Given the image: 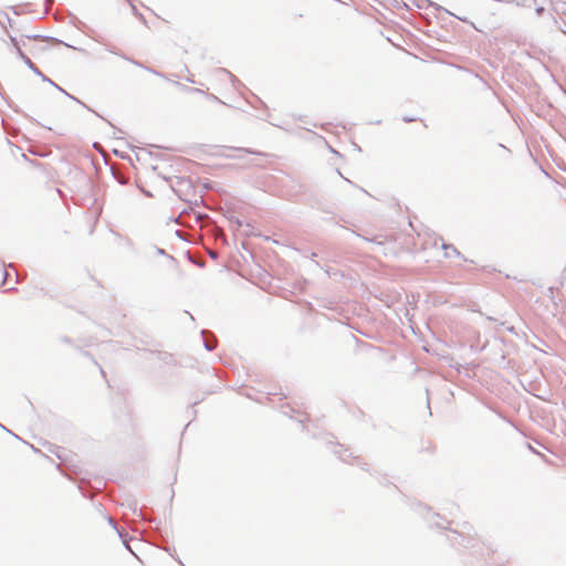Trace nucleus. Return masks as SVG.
Masks as SVG:
<instances>
[{"label": "nucleus", "mask_w": 566, "mask_h": 566, "mask_svg": "<svg viewBox=\"0 0 566 566\" xmlns=\"http://www.w3.org/2000/svg\"><path fill=\"white\" fill-rule=\"evenodd\" d=\"M107 522L112 526V528L116 532L118 537L122 539L126 549L129 551L138 560H142V558L138 555L139 539H137L135 537H128V534L123 528H118V526L113 517L108 516Z\"/></svg>", "instance_id": "1"}, {"label": "nucleus", "mask_w": 566, "mask_h": 566, "mask_svg": "<svg viewBox=\"0 0 566 566\" xmlns=\"http://www.w3.org/2000/svg\"><path fill=\"white\" fill-rule=\"evenodd\" d=\"M42 81L44 82H48L50 83L51 85H53L56 90H59L60 92L64 93L66 96H69L70 98L76 101L77 103L82 104L85 108H87L88 111H92L87 105H85L83 102H81L80 99H77L76 97L72 96L71 94H69L66 91H64L61 86H59L57 84H55L52 80H50L49 77H46L43 73L42 75H39Z\"/></svg>", "instance_id": "2"}, {"label": "nucleus", "mask_w": 566, "mask_h": 566, "mask_svg": "<svg viewBox=\"0 0 566 566\" xmlns=\"http://www.w3.org/2000/svg\"><path fill=\"white\" fill-rule=\"evenodd\" d=\"M27 40H40L42 42H53L55 44H60L61 41L54 39V38H51V36H43V35H39V34H33V33H30V34H24L23 35Z\"/></svg>", "instance_id": "3"}, {"label": "nucleus", "mask_w": 566, "mask_h": 566, "mask_svg": "<svg viewBox=\"0 0 566 566\" xmlns=\"http://www.w3.org/2000/svg\"><path fill=\"white\" fill-rule=\"evenodd\" d=\"M25 65L36 75H42V72L35 66V64L28 56L24 61Z\"/></svg>", "instance_id": "4"}, {"label": "nucleus", "mask_w": 566, "mask_h": 566, "mask_svg": "<svg viewBox=\"0 0 566 566\" xmlns=\"http://www.w3.org/2000/svg\"><path fill=\"white\" fill-rule=\"evenodd\" d=\"M27 48L30 51V53L33 54V55H36L39 52H42V51L46 50L45 45H32V46H28L27 45Z\"/></svg>", "instance_id": "5"}, {"label": "nucleus", "mask_w": 566, "mask_h": 566, "mask_svg": "<svg viewBox=\"0 0 566 566\" xmlns=\"http://www.w3.org/2000/svg\"><path fill=\"white\" fill-rule=\"evenodd\" d=\"M9 38H10V42L14 49H17L20 45H23L24 48H27L25 41H19L15 36H12V35H9Z\"/></svg>", "instance_id": "6"}, {"label": "nucleus", "mask_w": 566, "mask_h": 566, "mask_svg": "<svg viewBox=\"0 0 566 566\" xmlns=\"http://www.w3.org/2000/svg\"><path fill=\"white\" fill-rule=\"evenodd\" d=\"M443 249H444V256H447V258L451 256V254H457L458 253L457 249H454L451 245H446L444 244Z\"/></svg>", "instance_id": "7"}, {"label": "nucleus", "mask_w": 566, "mask_h": 566, "mask_svg": "<svg viewBox=\"0 0 566 566\" xmlns=\"http://www.w3.org/2000/svg\"><path fill=\"white\" fill-rule=\"evenodd\" d=\"M22 46H23V45L18 46V48L15 49V52H17V55H18L22 61H24V60L28 57V55L22 51Z\"/></svg>", "instance_id": "8"}, {"label": "nucleus", "mask_w": 566, "mask_h": 566, "mask_svg": "<svg viewBox=\"0 0 566 566\" xmlns=\"http://www.w3.org/2000/svg\"><path fill=\"white\" fill-rule=\"evenodd\" d=\"M128 3H129V6H130V8H132V10H133L134 14H136V15H137V14H138V10H137L136 4H134V3L132 2V0H128Z\"/></svg>", "instance_id": "9"}, {"label": "nucleus", "mask_w": 566, "mask_h": 566, "mask_svg": "<svg viewBox=\"0 0 566 566\" xmlns=\"http://www.w3.org/2000/svg\"><path fill=\"white\" fill-rule=\"evenodd\" d=\"M2 279H3V282L7 280V277L9 276V272L8 271H4V272H0Z\"/></svg>", "instance_id": "10"}]
</instances>
